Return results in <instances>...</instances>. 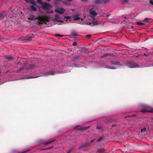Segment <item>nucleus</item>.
Returning <instances> with one entry per match:
<instances>
[{
    "mask_svg": "<svg viewBox=\"0 0 153 153\" xmlns=\"http://www.w3.org/2000/svg\"><path fill=\"white\" fill-rule=\"evenodd\" d=\"M28 19L31 20H38L39 22V24L40 25L42 23L46 24V23L49 22L50 21V17L48 16H39L37 17H35L34 15L33 14H31L29 16V17Z\"/></svg>",
    "mask_w": 153,
    "mask_h": 153,
    "instance_id": "nucleus-1",
    "label": "nucleus"
},
{
    "mask_svg": "<svg viewBox=\"0 0 153 153\" xmlns=\"http://www.w3.org/2000/svg\"><path fill=\"white\" fill-rule=\"evenodd\" d=\"M81 15L78 13H76L73 16V18L74 21H76L79 20L83 21L84 19L82 18H81Z\"/></svg>",
    "mask_w": 153,
    "mask_h": 153,
    "instance_id": "nucleus-2",
    "label": "nucleus"
},
{
    "mask_svg": "<svg viewBox=\"0 0 153 153\" xmlns=\"http://www.w3.org/2000/svg\"><path fill=\"white\" fill-rule=\"evenodd\" d=\"M143 107L145 108V109H142L141 111V112H142L143 113H146L147 112H153V110H152V111H148L146 109V108H150V107L146 105H143Z\"/></svg>",
    "mask_w": 153,
    "mask_h": 153,
    "instance_id": "nucleus-3",
    "label": "nucleus"
},
{
    "mask_svg": "<svg viewBox=\"0 0 153 153\" xmlns=\"http://www.w3.org/2000/svg\"><path fill=\"white\" fill-rule=\"evenodd\" d=\"M41 7L43 9L48 10L51 7V5L50 4L45 2L43 3L41 5Z\"/></svg>",
    "mask_w": 153,
    "mask_h": 153,
    "instance_id": "nucleus-4",
    "label": "nucleus"
},
{
    "mask_svg": "<svg viewBox=\"0 0 153 153\" xmlns=\"http://www.w3.org/2000/svg\"><path fill=\"white\" fill-rule=\"evenodd\" d=\"M61 17L58 14H56L54 18L53 19V20L55 22H63V21L61 20Z\"/></svg>",
    "mask_w": 153,
    "mask_h": 153,
    "instance_id": "nucleus-5",
    "label": "nucleus"
},
{
    "mask_svg": "<svg viewBox=\"0 0 153 153\" xmlns=\"http://www.w3.org/2000/svg\"><path fill=\"white\" fill-rule=\"evenodd\" d=\"M90 13V16L91 18H94L97 14V13L95 11L91 9L89 10Z\"/></svg>",
    "mask_w": 153,
    "mask_h": 153,
    "instance_id": "nucleus-6",
    "label": "nucleus"
},
{
    "mask_svg": "<svg viewBox=\"0 0 153 153\" xmlns=\"http://www.w3.org/2000/svg\"><path fill=\"white\" fill-rule=\"evenodd\" d=\"M90 145V143L89 142H86L85 143H82L80 145L79 148V149H81L84 148Z\"/></svg>",
    "mask_w": 153,
    "mask_h": 153,
    "instance_id": "nucleus-7",
    "label": "nucleus"
},
{
    "mask_svg": "<svg viewBox=\"0 0 153 153\" xmlns=\"http://www.w3.org/2000/svg\"><path fill=\"white\" fill-rule=\"evenodd\" d=\"M5 58L6 59H7L8 61H13V60L14 58L8 55H7L5 56Z\"/></svg>",
    "mask_w": 153,
    "mask_h": 153,
    "instance_id": "nucleus-8",
    "label": "nucleus"
},
{
    "mask_svg": "<svg viewBox=\"0 0 153 153\" xmlns=\"http://www.w3.org/2000/svg\"><path fill=\"white\" fill-rule=\"evenodd\" d=\"M110 63L111 65H121L120 62L118 61H111Z\"/></svg>",
    "mask_w": 153,
    "mask_h": 153,
    "instance_id": "nucleus-9",
    "label": "nucleus"
},
{
    "mask_svg": "<svg viewBox=\"0 0 153 153\" xmlns=\"http://www.w3.org/2000/svg\"><path fill=\"white\" fill-rule=\"evenodd\" d=\"M30 10L32 12V11H36L37 10L36 8L33 5H31L30 7Z\"/></svg>",
    "mask_w": 153,
    "mask_h": 153,
    "instance_id": "nucleus-10",
    "label": "nucleus"
},
{
    "mask_svg": "<svg viewBox=\"0 0 153 153\" xmlns=\"http://www.w3.org/2000/svg\"><path fill=\"white\" fill-rule=\"evenodd\" d=\"M56 11L59 13L62 14L65 11V10L63 8H60L59 10H56Z\"/></svg>",
    "mask_w": 153,
    "mask_h": 153,
    "instance_id": "nucleus-11",
    "label": "nucleus"
},
{
    "mask_svg": "<svg viewBox=\"0 0 153 153\" xmlns=\"http://www.w3.org/2000/svg\"><path fill=\"white\" fill-rule=\"evenodd\" d=\"M94 2L96 4H102V0H94Z\"/></svg>",
    "mask_w": 153,
    "mask_h": 153,
    "instance_id": "nucleus-12",
    "label": "nucleus"
},
{
    "mask_svg": "<svg viewBox=\"0 0 153 153\" xmlns=\"http://www.w3.org/2000/svg\"><path fill=\"white\" fill-rule=\"evenodd\" d=\"M90 127V126L87 127H85L83 128H79L78 129V130H80L82 131H84L86 130L87 129L89 128Z\"/></svg>",
    "mask_w": 153,
    "mask_h": 153,
    "instance_id": "nucleus-13",
    "label": "nucleus"
},
{
    "mask_svg": "<svg viewBox=\"0 0 153 153\" xmlns=\"http://www.w3.org/2000/svg\"><path fill=\"white\" fill-rule=\"evenodd\" d=\"M36 66L35 64H30L29 65V69L35 68H36Z\"/></svg>",
    "mask_w": 153,
    "mask_h": 153,
    "instance_id": "nucleus-14",
    "label": "nucleus"
},
{
    "mask_svg": "<svg viewBox=\"0 0 153 153\" xmlns=\"http://www.w3.org/2000/svg\"><path fill=\"white\" fill-rule=\"evenodd\" d=\"M55 74V73H51L50 72H47L45 73V76H49L50 75H54Z\"/></svg>",
    "mask_w": 153,
    "mask_h": 153,
    "instance_id": "nucleus-15",
    "label": "nucleus"
},
{
    "mask_svg": "<svg viewBox=\"0 0 153 153\" xmlns=\"http://www.w3.org/2000/svg\"><path fill=\"white\" fill-rule=\"evenodd\" d=\"M139 66L134 64H133L132 65L129 66V68H135L136 67H138Z\"/></svg>",
    "mask_w": 153,
    "mask_h": 153,
    "instance_id": "nucleus-16",
    "label": "nucleus"
},
{
    "mask_svg": "<svg viewBox=\"0 0 153 153\" xmlns=\"http://www.w3.org/2000/svg\"><path fill=\"white\" fill-rule=\"evenodd\" d=\"M33 36H30V35H28L27 37V40L28 41H30L33 38Z\"/></svg>",
    "mask_w": 153,
    "mask_h": 153,
    "instance_id": "nucleus-17",
    "label": "nucleus"
},
{
    "mask_svg": "<svg viewBox=\"0 0 153 153\" xmlns=\"http://www.w3.org/2000/svg\"><path fill=\"white\" fill-rule=\"evenodd\" d=\"M136 23L138 25H142V26H143V25H145V24H143V23L142 22H136Z\"/></svg>",
    "mask_w": 153,
    "mask_h": 153,
    "instance_id": "nucleus-18",
    "label": "nucleus"
},
{
    "mask_svg": "<svg viewBox=\"0 0 153 153\" xmlns=\"http://www.w3.org/2000/svg\"><path fill=\"white\" fill-rule=\"evenodd\" d=\"M71 35L73 36H76L77 35V34L74 31H72L71 33Z\"/></svg>",
    "mask_w": 153,
    "mask_h": 153,
    "instance_id": "nucleus-19",
    "label": "nucleus"
},
{
    "mask_svg": "<svg viewBox=\"0 0 153 153\" xmlns=\"http://www.w3.org/2000/svg\"><path fill=\"white\" fill-rule=\"evenodd\" d=\"M110 1V0H102V4H106L109 2Z\"/></svg>",
    "mask_w": 153,
    "mask_h": 153,
    "instance_id": "nucleus-20",
    "label": "nucleus"
},
{
    "mask_svg": "<svg viewBox=\"0 0 153 153\" xmlns=\"http://www.w3.org/2000/svg\"><path fill=\"white\" fill-rule=\"evenodd\" d=\"M55 140H52V141H49V142H47V143H45V145H46V146H48V145H49V143H51L53 142H54L55 141Z\"/></svg>",
    "mask_w": 153,
    "mask_h": 153,
    "instance_id": "nucleus-21",
    "label": "nucleus"
},
{
    "mask_svg": "<svg viewBox=\"0 0 153 153\" xmlns=\"http://www.w3.org/2000/svg\"><path fill=\"white\" fill-rule=\"evenodd\" d=\"M103 137H99V138L97 139V142H100L103 139Z\"/></svg>",
    "mask_w": 153,
    "mask_h": 153,
    "instance_id": "nucleus-22",
    "label": "nucleus"
},
{
    "mask_svg": "<svg viewBox=\"0 0 153 153\" xmlns=\"http://www.w3.org/2000/svg\"><path fill=\"white\" fill-rule=\"evenodd\" d=\"M101 128H102V127H101V126H100V125H97V126H96V129L97 130H100L101 129Z\"/></svg>",
    "mask_w": 153,
    "mask_h": 153,
    "instance_id": "nucleus-23",
    "label": "nucleus"
},
{
    "mask_svg": "<svg viewBox=\"0 0 153 153\" xmlns=\"http://www.w3.org/2000/svg\"><path fill=\"white\" fill-rule=\"evenodd\" d=\"M30 2L32 4L34 5H35L36 4V2L35 1L33 0H31L30 1Z\"/></svg>",
    "mask_w": 153,
    "mask_h": 153,
    "instance_id": "nucleus-24",
    "label": "nucleus"
},
{
    "mask_svg": "<svg viewBox=\"0 0 153 153\" xmlns=\"http://www.w3.org/2000/svg\"><path fill=\"white\" fill-rule=\"evenodd\" d=\"M4 16V15L2 13H0V19H1L3 18Z\"/></svg>",
    "mask_w": 153,
    "mask_h": 153,
    "instance_id": "nucleus-25",
    "label": "nucleus"
},
{
    "mask_svg": "<svg viewBox=\"0 0 153 153\" xmlns=\"http://www.w3.org/2000/svg\"><path fill=\"white\" fill-rule=\"evenodd\" d=\"M110 55V54L109 53H106L104 55H103L102 56V57H105L107 56H108Z\"/></svg>",
    "mask_w": 153,
    "mask_h": 153,
    "instance_id": "nucleus-26",
    "label": "nucleus"
},
{
    "mask_svg": "<svg viewBox=\"0 0 153 153\" xmlns=\"http://www.w3.org/2000/svg\"><path fill=\"white\" fill-rule=\"evenodd\" d=\"M37 1L38 3L41 4L42 5L43 3L41 0H37Z\"/></svg>",
    "mask_w": 153,
    "mask_h": 153,
    "instance_id": "nucleus-27",
    "label": "nucleus"
},
{
    "mask_svg": "<svg viewBox=\"0 0 153 153\" xmlns=\"http://www.w3.org/2000/svg\"><path fill=\"white\" fill-rule=\"evenodd\" d=\"M71 18V17L70 16H65L64 17V19H70Z\"/></svg>",
    "mask_w": 153,
    "mask_h": 153,
    "instance_id": "nucleus-28",
    "label": "nucleus"
},
{
    "mask_svg": "<svg viewBox=\"0 0 153 153\" xmlns=\"http://www.w3.org/2000/svg\"><path fill=\"white\" fill-rule=\"evenodd\" d=\"M55 35L56 36L59 37H62L63 36V35H61L58 34H55Z\"/></svg>",
    "mask_w": 153,
    "mask_h": 153,
    "instance_id": "nucleus-29",
    "label": "nucleus"
},
{
    "mask_svg": "<svg viewBox=\"0 0 153 153\" xmlns=\"http://www.w3.org/2000/svg\"><path fill=\"white\" fill-rule=\"evenodd\" d=\"M86 38L88 39H90L91 37V36L90 35H87L86 36Z\"/></svg>",
    "mask_w": 153,
    "mask_h": 153,
    "instance_id": "nucleus-30",
    "label": "nucleus"
},
{
    "mask_svg": "<svg viewBox=\"0 0 153 153\" xmlns=\"http://www.w3.org/2000/svg\"><path fill=\"white\" fill-rule=\"evenodd\" d=\"M146 128H144L142 129L141 130V132L142 131H145L146 130Z\"/></svg>",
    "mask_w": 153,
    "mask_h": 153,
    "instance_id": "nucleus-31",
    "label": "nucleus"
},
{
    "mask_svg": "<svg viewBox=\"0 0 153 153\" xmlns=\"http://www.w3.org/2000/svg\"><path fill=\"white\" fill-rule=\"evenodd\" d=\"M149 20H150V19L146 18L144 19V21L145 22H147Z\"/></svg>",
    "mask_w": 153,
    "mask_h": 153,
    "instance_id": "nucleus-32",
    "label": "nucleus"
},
{
    "mask_svg": "<svg viewBox=\"0 0 153 153\" xmlns=\"http://www.w3.org/2000/svg\"><path fill=\"white\" fill-rule=\"evenodd\" d=\"M94 140H95V139H93L91 140V141L90 142L88 141V142H89L90 143V145L91 143H92L93 142H94Z\"/></svg>",
    "mask_w": 153,
    "mask_h": 153,
    "instance_id": "nucleus-33",
    "label": "nucleus"
},
{
    "mask_svg": "<svg viewBox=\"0 0 153 153\" xmlns=\"http://www.w3.org/2000/svg\"><path fill=\"white\" fill-rule=\"evenodd\" d=\"M106 68L109 69H116V68L114 67H107Z\"/></svg>",
    "mask_w": 153,
    "mask_h": 153,
    "instance_id": "nucleus-34",
    "label": "nucleus"
},
{
    "mask_svg": "<svg viewBox=\"0 0 153 153\" xmlns=\"http://www.w3.org/2000/svg\"><path fill=\"white\" fill-rule=\"evenodd\" d=\"M23 70V67H22V68H20L17 71V72H19L20 71H22Z\"/></svg>",
    "mask_w": 153,
    "mask_h": 153,
    "instance_id": "nucleus-35",
    "label": "nucleus"
},
{
    "mask_svg": "<svg viewBox=\"0 0 153 153\" xmlns=\"http://www.w3.org/2000/svg\"><path fill=\"white\" fill-rule=\"evenodd\" d=\"M72 149H70L68 150L67 153H71L72 152Z\"/></svg>",
    "mask_w": 153,
    "mask_h": 153,
    "instance_id": "nucleus-36",
    "label": "nucleus"
},
{
    "mask_svg": "<svg viewBox=\"0 0 153 153\" xmlns=\"http://www.w3.org/2000/svg\"><path fill=\"white\" fill-rule=\"evenodd\" d=\"M77 42H73V43L72 45L74 46H76L77 45Z\"/></svg>",
    "mask_w": 153,
    "mask_h": 153,
    "instance_id": "nucleus-37",
    "label": "nucleus"
},
{
    "mask_svg": "<svg viewBox=\"0 0 153 153\" xmlns=\"http://www.w3.org/2000/svg\"><path fill=\"white\" fill-rule=\"evenodd\" d=\"M149 3L150 4H152L153 5V1L152 0H150Z\"/></svg>",
    "mask_w": 153,
    "mask_h": 153,
    "instance_id": "nucleus-38",
    "label": "nucleus"
},
{
    "mask_svg": "<svg viewBox=\"0 0 153 153\" xmlns=\"http://www.w3.org/2000/svg\"><path fill=\"white\" fill-rule=\"evenodd\" d=\"M104 151V149H101V150H99V152L100 153H101L102 152H103Z\"/></svg>",
    "mask_w": 153,
    "mask_h": 153,
    "instance_id": "nucleus-39",
    "label": "nucleus"
},
{
    "mask_svg": "<svg viewBox=\"0 0 153 153\" xmlns=\"http://www.w3.org/2000/svg\"><path fill=\"white\" fill-rule=\"evenodd\" d=\"M81 1L83 2H86L88 1L89 0H80Z\"/></svg>",
    "mask_w": 153,
    "mask_h": 153,
    "instance_id": "nucleus-40",
    "label": "nucleus"
},
{
    "mask_svg": "<svg viewBox=\"0 0 153 153\" xmlns=\"http://www.w3.org/2000/svg\"><path fill=\"white\" fill-rule=\"evenodd\" d=\"M79 56H75L74 57V59H77L78 58H79Z\"/></svg>",
    "mask_w": 153,
    "mask_h": 153,
    "instance_id": "nucleus-41",
    "label": "nucleus"
},
{
    "mask_svg": "<svg viewBox=\"0 0 153 153\" xmlns=\"http://www.w3.org/2000/svg\"><path fill=\"white\" fill-rule=\"evenodd\" d=\"M53 148V146H51V147H48L47 149H51V148Z\"/></svg>",
    "mask_w": 153,
    "mask_h": 153,
    "instance_id": "nucleus-42",
    "label": "nucleus"
},
{
    "mask_svg": "<svg viewBox=\"0 0 153 153\" xmlns=\"http://www.w3.org/2000/svg\"><path fill=\"white\" fill-rule=\"evenodd\" d=\"M144 55L146 56H148V54H144Z\"/></svg>",
    "mask_w": 153,
    "mask_h": 153,
    "instance_id": "nucleus-43",
    "label": "nucleus"
},
{
    "mask_svg": "<svg viewBox=\"0 0 153 153\" xmlns=\"http://www.w3.org/2000/svg\"><path fill=\"white\" fill-rule=\"evenodd\" d=\"M115 126V125L114 124H113L111 125V127H114Z\"/></svg>",
    "mask_w": 153,
    "mask_h": 153,
    "instance_id": "nucleus-44",
    "label": "nucleus"
},
{
    "mask_svg": "<svg viewBox=\"0 0 153 153\" xmlns=\"http://www.w3.org/2000/svg\"><path fill=\"white\" fill-rule=\"evenodd\" d=\"M75 126V128H76H76H77V127L78 126Z\"/></svg>",
    "mask_w": 153,
    "mask_h": 153,
    "instance_id": "nucleus-45",
    "label": "nucleus"
},
{
    "mask_svg": "<svg viewBox=\"0 0 153 153\" xmlns=\"http://www.w3.org/2000/svg\"><path fill=\"white\" fill-rule=\"evenodd\" d=\"M26 2H27L28 1V0H24Z\"/></svg>",
    "mask_w": 153,
    "mask_h": 153,
    "instance_id": "nucleus-46",
    "label": "nucleus"
},
{
    "mask_svg": "<svg viewBox=\"0 0 153 153\" xmlns=\"http://www.w3.org/2000/svg\"><path fill=\"white\" fill-rule=\"evenodd\" d=\"M57 0L58 1H62V0Z\"/></svg>",
    "mask_w": 153,
    "mask_h": 153,
    "instance_id": "nucleus-47",
    "label": "nucleus"
},
{
    "mask_svg": "<svg viewBox=\"0 0 153 153\" xmlns=\"http://www.w3.org/2000/svg\"><path fill=\"white\" fill-rule=\"evenodd\" d=\"M123 18H124V19H126V16H124V17H123Z\"/></svg>",
    "mask_w": 153,
    "mask_h": 153,
    "instance_id": "nucleus-48",
    "label": "nucleus"
},
{
    "mask_svg": "<svg viewBox=\"0 0 153 153\" xmlns=\"http://www.w3.org/2000/svg\"><path fill=\"white\" fill-rule=\"evenodd\" d=\"M94 25H97V23H96V24H95Z\"/></svg>",
    "mask_w": 153,
    "mask_h": 153,
    "instance_id": "nucleus-49",
    "label": "nucleus"
},
{
    "mask_svg": "<svg viewBox=\"0 0 153 153\" xmlns=\"http://www.w3.org/2000/svg\"><path fill=\"white\" fill-rule=\"evenodd\" d=\"M131 62H130L129 63V64H131Z\"/></svg>",
    "mask_w": 153,
    "mask_h": 153,
    "instance_id": "nucleus-50",
    "label": "nucleus"
},
{
    "mask_svg": "<svg viewBox=\"0 0 153 153\" xmlns=\"http://www.w3.org/2000/svg\"><path fill=\"white\" fill-rule=\"evenodd\" d=\"M34 77H31V78H33Z\"/></svg>",
    "mask_w": 153,
    "mask_h": 153,
    "instance_id": "nucleus-51",
    "label": "nucleus"
},
{
    "mask_svg": "<svg viewBox=\"0 0 153 153\" xmlns=\"http://www.w3.org/2000/svg\"><path fill=\"white\" fill-rule=\"evenodd\" d=\"M110 122V121L108 122Z\"/></svg>",
    "mask_w": 153,
    "mask_h": 153,
    "instance_id": "nucleus-52",
    "label": "nucleus"
},
{
    "mask_svg": "<svg viewBox=\"0 0 153 153\" xmlns=\"http://www.w3.org/2000/svg\"><path fill=\"white\" fill-rule=\"evenodd\" d=\"M152 66H153V65Z\"/></svg>",
    "mask_w": 153,
    "mask_h": 153,
    "instance_id": "nucleus-53",
    "label": "nucleus"
}]
</instances>
